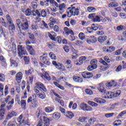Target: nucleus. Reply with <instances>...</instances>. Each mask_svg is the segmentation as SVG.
<instances>
[{
	"label": "nucleus",
	"mask_w": 126,
	"mask_h": 126,
	"mask_svg": "<svg viewBox=\"0 0 126 126\" xmlns=\"http://www.w3.org/2000/svg\"><path fill=\"white\" fill-rule=\"evenodd\" d=\"M16 22L20 30H27L28 29V21L25 16H22L20 19L16 20Z\"/></svg>",
	"instance_id": "obj_1"
},
{
	"label": "nucleus",
	"mask_w": 126,
	"mask_h": 126,
	"mask_svg": "<svg viewBox=\"0 0 126 126\" xmlns=\"http://www.w3.org/2000/svg\"><path fill=\"white\" fill-rule=\"evenodd\" d=\"M66 13L68 17H71V16L78 15L79 13V9L76 8L73 6V5H71V7L67 8Z\"/></svg>",
	"instance_id": "obj_2"
},
{
	"label": "nucleus",
	"mask_w": 126,
	"mask_h": 126,
	"mask_svg": "<svg viewBox=\"0 0 126 126\" xmlns=\"http://www.w3.org/2000/svg\"><path fill=\"white\" fill-rule=\"evenodd\" d=\"M4 101L5 103H8V105L6 106L8 110H11V109H12V107H13V104H14V99L11 98L10 96L8 95L6 98L1 99V102Z\"/></svg>",
	"instance_id": "obj_3"
},
{
	"label": "nucleus",
	"mask_w": 126,
	"mask_h": 126,
	"mask_svg": "<svg viewBox=\"0 0 126 126\" xmlns=\"http://www.w3.org/2000/svg\"><path fill=\"white\" fill-rule=\"evenodd\" d=\"M48 36L52 41H57L59 44H61L62 38L61 36L57 37V34H56L55 32H48ZM56 37H57L56 39Z\"/></svg>",
	"instance_id": "obj_4"
},
{
	"label": "nucleus",
	"mask_w": 126,
	"mask_h": 126,
	"mask_svg": "<svg viewBox=\"0 0 126 126\" xmlns=\"http://www.w3.org/2000/svg\"><path fill=\"white\" fill-rule=\"evenodd\" d=\"M28 103H31L30 106L31 107L32 109H35V108H37L38 107V101L36 98H32L31 96L28 98L27 100Z\"/></svg>",
	"instance_id": "obj_5"
},
{
	"label": "nucleus",
	"mask_w": 126,
	"mask_h": 126,
	"mask_svg": "<svg viewBox=\"0 0 126 126\" xmlns=\"http://www.w3.org/2000/svg\"><path fill=\"white\" fill-rule=\"evenodd\" d=\"M18 54L19 57L22 58L23 55H27V51L25 49V48L23 47L22 45L18 46Z\"/></svg>",
	"instance_id": "obj_6"
},
{
	"label": "nucleus",
	"mask_w": 126,
	"mask_h": 126,
	"mask_svg": "<svg viewBox=\"0 0 126 126\" xmlns=\"http://www.w3.org/2000/svg\"><path fill=\"white\" fill-rule=\"evenodd\" d=\"M6 18L7 19V21H8V23H9L10 25L9 27V30H15V26L14 24H13V22H12V19L9 15H6Z\"/></svg>",
	"instance_id": "obj_7"
},
{
	"label": "nucleus",
	"mask_w": 126,
	"mask_h": 126,
	"mask_svg": "<svg viewBox=\"0 0 126 126\" xmlns=\"http://www.w3.org/2000/svg\"><path fill=\"white\" fill-rule=\"evenodd\" d=\"M52 64L53 65H55L56 68L59 69V70H62V71H64V70H65L64 66L63 64H61V63H57V62L53 61H52Z\"/></svg>",
	"instance_id": "obj_8"
},
{
	"label": "nucleus",
	"mask_w": 126,
	"mask_h": 126,
	"mask_svg": "<svg viewBox=\"0 0 126 126\" xmlns=\"http://www.w3.org/2000/svg\"><path fill=\"white\" fill-rule=\"evenodd\" d=\"M52 93L54 94V95L55 96H56V98H55V101L56 102H57V103H59V104H60L61 105V106H62L63 107V106H64V103H63V101L60 99H61V96H60V95H59L58 94H57L56 92H55V91H53Z\"/></svg>",
	"instance_id": "obj_9"
},
{
	"label": "nucleus",
	"mask_w": 126,
	"mask_h": 126,
	"mask_svg": "<svg viewBox=\"0 0 126 126\" xmlns=\"http://www.w3.org/2000/svg\"><path fill=\"white\" fill-rule=\"evenodd\" d=\"M86 57L82 56L79 58V60L75 61L74 63L76 65H81L86 61Z\"/></svg>",
	"instance_id": "obj_10"
},
{
	"label": "nucleus",
	"mask_w": 126,
	"mask_h": 126,
	"mask_svg": "<svg viewBox=\"0 0 126 126\" xmlns=\"http://www.w3.org/2000/svg\"><path fill=\"white\" fill-rule=\"evenodd\" d=\"M36 88H38V89H40V90H43L44 92H47V89L46 88V87H45V85L43 84V83L37 82L36 83H35Z\"/></svg>",
	"instance_id": "obj_11"
},
{
	"label": "nucleus",
	"mask_w": 126,
	"mask_h": 126,
	"mask_svg": "<svg viewBox=\"0 0 126 126\" xmlns=\"http://www.w3.org/2000/svg\"><path fill=\"white\" fill-rule=\"evenodd\" d=\"M82 76L84 78H92V77H93V74L90 72H83L82 73Z\"/></svg>",
	"instance_id": "obj_12"
},
{
	"label": "nucleus",
	"mask_w": 126,
	"mask_h": 126,
	"mask_svg": "<svg viewBox=\"0 0 126 126\" xmlns=\"http://www.w3.org/2000/svg\"><path fill=\"white\" fill-rule=\"evenodd\" d=\"M97 90L100 93H105L106 92V89L104 87V83H101L99 84L97 87Z\"/></svg>",
	"instance_id": "obj_13"
},
{
	"label": "nucleus",
	"mask_w": 126,
	"mask_h": 126,
	"mask_svg": "<svg viewBox=\"0 0 126 126\" xmlns=\"http://www.w3.org/2000/svg\"><path fill=\"white\" fill-rule=\"evenodd\" d=\"M117 85V82H115V81L114 80H112L110 82H108L106 83V87L107 88H111V87H112V86H113V87H116Z\"/></svg>",
	"instance_id": "obj_14"
},
{
	"label": "nucleus",
	"mask_w": 126,
	"mask_h": 126,
	"mask_svg": "<svg viewBox=\"0 0 126 126\" xmlns=\"http://www.w3.org/2000/svg\"><path fill=\"white\" fill-rule=\"evenodd\" d=\"M44 75H42L41 76V77L44 79V80H45V81H50L51 80V77L49 75V73L47 72H43Z\"/></svg>",
	"instance_id": "obj_15"
},
{
	"label": "nucleus",
	"mask_w": 126,
	"mask_h": 126,
	"mask_svg": "<svg viewBox=\"0 0 126 126\" xmlns=\"http://www.w3.org/2000/svg\"><path fill=\"white\" fill-rule=\"evenodd\" d=\"M22 76H23V74L21 72H19L16 75V81L18 83H20L21 82V79H22Z\"/></svg>",
	"instance_id": "obj_16"
},
{
	"label": "nucleus",
	"mask_w": 126,
	"mask_h": 126,
	"mask_svg": "<svg viewBox=\"0 0 126 126\" xmlns=\"http://www.w3.org/2000/svg\"><path fill=\"white\" fill-rule=\"evenodd\" d=\"M94 101L98 103V104H104L106 103V100L100 97H95L94 98Z\"/></svg>",
	"instance_id": "obj_17"
},
{
	"label": "nucleus",
	"mask_w": 126,
	"mask_h": 126,
	"mask_svg": "<svg viewBox=\"0 0 126 126\" xmlns=\"http://www.w3.org/2000/svg\"><path fill=\"white\" fill-rule=\"evenodd\" d=\"M43 115V111L42 110L37 109L36 112V116L38 119H40L42 121V116Z\"/></svg>",
	"instance_id": "obj_18"
},
{
	"label": "nucleus",
	"mask_w": 126,
	"mask_h": 126,
	"mask_svg": "<svg viewBox=\"0 0 126 126\" xmlns=\"http://www.w3.org/2000/svg\"><path fill=\"white\" fill-rule=\"evenodd\" d=\"M44 126H50V119L46 116H43Z\"/></svg>",
	"instance_id": "obj_19"
},
{
	"label": "nucleus",
	"mask_w": 126,
	"mask_h": 126,
	"mask_svg": "<svg viewBox=\"0 0 126 126\" xmlns=\"http://www.w3.org/2000/svg\"><path fill=\"white\" fill-rule=\"evenodd\" d=\"M27 49L30 55H32V56L34 55V54H35V50H34V49H33L32 46L27 45Z\"/></svg>",
	"instance_id": "obj_20"
},
{
	"label": "nucleus",
	"mask_w": 126,
	"mask_h": 126,
	"mask_svg": "<svg viewBox=\"0 0 126 126\" xmlns=\"http://www.w3.org/2000/svg\"><path fill=\"white\" fill-rule=\"evenodd\" d=\"M114 93L107 92L105 94V98L107 99H112L114 98Z\"/></svg>",
	"instance_id": "obj_21"
},
{
	"label": "nucleus",
	"mask_w": 126,
	"mask_h": 126,
	"mask_svg": "<svg viewBox=\"0 0 126 126\" xmlns=\"http://www.w3.org/2000/svg\"><path fill=\"white\" fill-rule=\"evenodd\" d=\"M48 54L47 53L44 54L42 56H41L40 57V60L41 62H43L44 63H46V62L48 60V57H47V55Z\"/></svg>",
	"instance_id": "obj_22"
},
{
	"label": "nucleus",
	"mask_w": 126,
	"mask_h": 126,
	"mask_svg": "<svg viewBox=\"0 0 126 126\" xmlns=\"http://www.w3.org/2000/svg\"><path fill=\"white\" fill-rule=\"evenodd\" d=\"M64 31L66 35V36H68V35H69L70 34L71 35H73V31L70 29H68V28L65 27L64 28Z\"/></svg>",
	"instance_id": "obj_23"
},
{
	"label": "nucleus",
	"mask_w": 126,
	"mask_h": 126,
	"mask_svg": "<svg viewBox=\"0 0 126 126\" xmlns=\"http://www.w3.org/2000/svg\"><path fill=\"white\" fill-rule=\"evenodd\" d=\"M17 116V113L15 111H12L11 112H9L7 116V118L9 119H11L12 117H16Z\"/></svg>",
	"instance_id": "obj_24"
},
{
	"label": "nucleus",
	"mask_w": 126,
	"mask_h": 126,
	"mask_svg": "<svg viewBox=\"0 0 126 126\" xmlns=\"http://www.w3.org/2000/svg\"><path fill=\"white\" fill-rule=\"evenodd\" d=\"M101 20H102V17L101 16L94 15V18L93 19L94 22H101Z\"/></svg>",
	"instance_id": "obj_25"
},
{
	"label": "nucleus",
	"mask_w": 126,
	"mask_h": 126,
	"mask_svg": "<svg viewBox=\"0 0 126 126\" xmlns=\"http://www.w3.org/2000/svg\"><path fill=\"white\" fill-rule=\"evenodd\" d=\"M73 79L74 81H75V82H78L79 83H81L82 81H83L82 78H80V77H78L77 76H74L73 77Z\"/></svg>",
	"instance_id": "obj_26"
},
{
	"label": "nucleus",
	"mask_w": 126,
	"mask_h": 126,
	"mask_svg": "<svg viewBox=\"0 0 126 126\" xmlns=\"http://www.w3.org/2000/svg\"><path fill=\"white\" fill-rule=\"evenodd\" d=\"M64 115L67 118H68V119H72V118H73V117H74V115L73 114V113L72 112H69V111L66 112L65 113Z\"/></svg>",
	"instance_id": "obj_27"
},
{
	"label": "nucleus",
	"mask_w": 126,
	"mask_h": 126,
	"mask_svg": "<svg viewBox=\"0 0 126 126\" xmlns=\"http://www.w3.org/2000/svg\"><path fill=\"white\" fill-rule=\"evenodd\" d=\"M107 39V36H100L98 37V41L99 43H104Z\"/></svg>",
	"instance_id": "obj_28"
},
{
	"label": "nucleus",
	"mask_w": 126,
	"mask_h": 126,
	"mask_svg": "<svg viewBox=\"0 0 126 126\" xmlns=\"http://www.w3.org/2000/svg\"><path fill=\"white\" fill-rule=\"evenodd\" d=\"M53 84H54L56 87H58L59 88V89H61V90H64V87L59 84L58 82H53Z\"/></svg>",
	"instance_id": "obj_29"
},
{
	"label": "nucleus",
	"mask_w": 126,
	"mask_h": 126,
	"mask_svg": "<svg viewBox=\"0 0 126 126\" xmlns=\"http://www.w3.org/2000/svg\"><path fill=\"white\" fill-rule=\"evenodd\" d=\"M61 113L59 112H55L53 115V118L55 120H59V119L61 118Z\"/></svg>",
	"instance_id": "obj_30"
},
{
	"label": "nucleus",
	"mask_w": 126,
	"mask_h": 126,
	"mask_svg": "<svg viewBox=\"0 0 126 126\" xmlns=\"http://www.w3.org/2000/svg\"><path fill=\"white\" fill-rule=\"evenodd\" d=\"M54 109L53 108V107H46L44 109V111L45 112H46V113H51V112H53V111H54Z\"/></svg>",
	"instance_id": "obj_31"
},
{
	"label": "nucleus",
	"mask_w": 126,
	"mask_h": 126,
	"mask_svg": "<svg viewBox=\"0 0 126 126\" xmlns=\"http://www.w3.org/2000/svg\"><path fill=\"white\" fill-rule=\"evenodd\" d=\"M10 63L11 66H13V67H16L18 66V64H17V63H16L15 61L13 60L12 58L10 59Z\"/></svg>",
	"instance_id": "obj_32"
},
{
	"label": "nucleus",
	"mask_w": 126,
	"mask_h": 126,
	"mask_svg": "<svg viewBox=\"0 0 126 126\" xmlns=\"http://www.w3.org/2000/svg\"><path fill=\"white\" fill-rule=\"evenodd\" d=\"M97 63H98V61L96 59H94L91 61V64L94 66V68H97Z\"/></svg>",
	"instance_id": "obj_33"
},
{
	"label": "nucleus",
	"mask_w": 126,
	"mask_h": 126,
	"mask_svg": "<svg viewBox=\"0 0 126 126\" xmlns=\"http://www.w3.org/2000/svg\"><path fill=\"white\" fill-rule=\"evenodd\" d=\"M26 100L23 99L21 101V106L24 110H25L26 109Z\"/></svg>",
	"instance_id": "obj_34"
},
{
	"label": "nucleus",
	"mask_w": 126,
	"mask_h": 126,
	"mask_svg": "<svg viewBox=\"0 0 126 126\" xmlns=\"http://www.w3.org/2000/svg\"><path fill=\"white\" fill-rule=\"evenodd\" d=\"M32 15L33 16H37V17H41V13L39 12L38 10H33L32 12Z\"/></svg>",
	"instance_id": "obj_35"
},
{
	"label": "nucleus",
	"mask_w": 126,
	"mask_h": 126,
	"mask_svg": "<svg viewBox=\"0 0 126 126\" xmlns=\"http://www.w3.org/2000/svg\"><path fill=\"white\" fill-rule=\"evenodd\" d=\"M61 79H63V77H58V78H57L54 76H52V80H53L55 82H60V80H61Z\"/></svg>",
	"instance_id": "obj_36"
},
{
	"label": "nucleus",
	"mask_w": 126,
	"mask_h": 126,
	"mask_svg": "<svg viewBox=\"0 0 126 126\" xmlns=\"http://www.w3.org/2000/svg\"><path fill=\"white\" fill-rule=\"evenodd\" d=\"M87 106V105L86 104V103L82 102L80 104L79 108H80L81 110H83V111H85Z\"/></svg>",
	"instance_id": "obj_37"
},
{
	"label": "nucleus",
	"mask_w": 126,
	"mask_h": 126,
	"mask_svg": "<svg viewBox=\"0 0 126 126\" xmlns=\"http://www.w3.org/2000/svg\"><path fill=\"white\" fill-rule=\"evenodd\" d=\"M17 120H18V122L20 124H23V123H26L25 120H24V119H23V115H21Z\"/></svg>",
	"instance_id": "obj_38"
},
{
	"label": "nucleus",
	"mask_w": 126,
	"mask_h": 126,
	"mask_svg": "<svg viewBox=\"0 0 126 126\" xmlns=\"http://www.w3.org/2000/svg\"><path fill=\"white\" fill-rule=\"evenodd\" d=\"M1 104L0 106V111L1 112H5V109H4V108H5V103L4 101H1Z\"/></svg>",
	"instance_id": "obj_39"
},
{
	"label": "nucleus",
	"mask_w": 126,
	"mask_h": 126,
	"mask_svg": "<svg viewBox=\"0 0 126 126\" xmlns=\"http://www.w3.org/2000/svg\"><path fill=\"white\" fill-rule=\"evenodd\" d=\"M58 7L59 8V10L60 11V13H61V14H62V13L61 11H63V9L64 8V7H65V4L64 3L60 4L58 6Z\"/></svg>",
	"instance_id": "obj_40"
},
{
	"label": "nucleus",
	"mask_w": 126,
	"mask_h": 126,
	"mask_svg": "<svg viewBox=\"0 0 126 126\" xmlns=\"http://www.w3.org/2000/svg\"><path fill=\"white\" fill-rule=\"evenodd\" d=\"M40 24L41 25V28L42 29H45V28H48V24H46L44 21L40 22Z\"/></svg>",
	"instance_id": "obj_41"
},
{
	"label": "nucleus",
	"mask_w": 126,
	"mask_h": 126,
	"mask_svg": "<svg viewBox=\"0 0 126 126\" xmlns=\"http://www.w3.org/2000/svg\"><path fill=\"white\" fill-rule=\"evenodd\" d=\"M3 85L0 83V92L1 93V94H0V97H1V98L3 97Z\"/></svg>",
	"instance_id": "obj_42"
},
{
	"label": "nucleus",
	"mask_w": 126,
	"mask_h": 126,
	"mask_svg": "<svg viewBox=\"0 0 126 126\" xmlns=\"http://www.w3.org/2000/svg\"><path fill=\"white\" fill-rule=\"evenodd\" d=\"M118 5V4L117 2H111L108 4L109 7H117Z\"/></svg>",
	"instance_id": "obj_43"
},
{
	"label": "nucleus",
	"mask_w": 126,
	"mask_h": 126,
	"mask_svg": "<svg viewBox=\"0 0 126 126\" xmlns=\"http://www.w3.org/2000/svg\"><path fill=\"white\" fill-rule=\"evenodd\" d=\"M89 105H91L92 107H98V104L94 102L89 101L88 102Z\"/></svg>",
	"instance_id": "obj_44"
},
{
	"label": "nucleus",
	"mask_w": 126,
	"mask_h": 126,
	"mask_svg": "<svg viewBox=\"0 0 126 126\" xmlns=\"http://www.w3.org/2000/svg\"><path fill=\"white\" fill-rule=\"evenodd\" d=\"M87 9L89 12H95V11H96V8L92 6L88 7Z\"/></svg>",
	"instance_id": "obj_45"
},
{
	"label": "nucleus",
	"mask_w": 126,
	"mask_h": 126,
	"mask_svg": "<svg viewBox=\"0 0 126 126\" xmlns=\"http://www.w3.org/2000/svg\"><path fill=\"white\" fill-rule=\"evenodd\" d=\"M37 96L38 98H40V99H44L46 98V94L44 93H42V94H38Z\"/></svg>",
	"instance_id": "obj_46"
},
{
	"label": "nucleus",
	"mask_w": 126,
	"mask_h": 126,
	"mask_svg": "<svg viewBox=\"0 0 126 126\" xmlns=\"http://www.w3.org/2000/svg\"><path fill=\"white\" fill-rule=\"evenodd\" d=\"M78 36L79 39H80V40H82V41H83V40L85 39V34L83 32H80Z\"/></svg>",
	"instance_id": "obj_47"
},
{
	"label": "nucleus",
	"mask_w": 126,
	"mask_h": 126,
	"mask_svg": "<svg viewBox=\"0 0 126 126\" xmlns=\"http://www.w3.org/2000/svg\"><path fill=\"white\" fill-rule=\"evenodd\" d=\"M126 114V110L121 112L117 116L118 119H121L122 117H124Z\"/></svg>",
	"instance_id": "obj_48"
},
{
	"label": "nucleus",
	"mask_w": 126,
	"mask_h": 126,
	"mask_svg": "<svg viewBox=\"0 0 126 126\" xmlns=\"http://www.w3.org/2000/svg\"><path fill=\"white\" fill-rule=\"evenodd\" d=\"M29 37L30 41H35V36L32 33H29Z\"/></svg>",
	"instance_id": "obj_49"
},
{
	"label": "nucleus",
	"mask_w": 126,
	"mask_h": 126,
	"mask_svg": "<svg viewBox=\"0 0 126 126\" xmlns=\"http://www.w3.org/2000/svg\"><path fill=\"white\" fill-rule=\"evenodd\" d=\"M85 92L88 95H93V92L89 89H86L85 91Z\"/></svg>",
	"instance_id": "obj_50"
},
{
	"label": "nucleus",
	"mask_w": 126,
	"mask_h": 126,
	"mask_svg": "<svg viewBox=\"0 0 126 126\" xmlns=\"http://www.w3.org/2000/svg\"><path fill=\"white\" fill-rule=\"evenodd\" d=\"M49 57L51 58V60H57L56 55H55L53 52H50L49 53Z\"/></svg>",
	"instance_id": "obj_51"
},
{
	"label": "nucleus",
	"mask_w": 126,
	"mask_h": 126,
	"mask_svg": "<svg viewBox=\"0 0 126 126\" xmlns=\"http://www.w3.org/2000/svg\"><path fill=\"white\" fill-rule=\"evenodd\" d=\"M0 37L1 38H5V34H4V32H3V31L2 30V28L0 27Z\"/></svg>",
	"instance_id": "obj_52"
},
{
	"label": "nucleus",
	"mask_w": 126,
	"mask_h": 126,
	"mask_svg": "<svg viewBox=\"0 0 126 126\" xmlns=\"http://www.w3.org/2000/svg\"><path fill=\"white\" fill-rule=\"evenodd\" d=\"M121 125H122V121L120 120L115 121L113 124V125L116 126H121Z\"/></svg>",
	"instance_id": "obj_53"
},
{
	"label": "nucleus",
	"mask_w": 126,
	"mask_h": 126,
	"mask_svg": "<svg viewBox=\"0 0 126 126\" xmlns=\"http://www.w3.org/2000/svg\"><path fill=\"white\" fill-rule=\"evenodd\" d=\"M89 38L92 43H96V42H97V39L95 36L93 35V36H91Z\"/></svg>",
	"instance_id": "obj_54"
},
{
	"label": "nucleus",
	"mask_w": 126,
	"mask_h": 126,
	"mask_svg": "<svg viewBox=\"0 0 126 126\" xmlns=\"http://www.w3.org/2000/svg\"><path fill=\"white\" fill-rule=\"evenodd\" d=\"M121 92L120 90H118L115 93H114V96L113 98H115L116 97H119L120 95L121 94Z\"/></svg>",
	"instance_id": "obj_55"
},
{
	"label": "nucleus",
	"mask_w": 126,
	"mask_h": 126,
	"mask_svg": "<svg viewBox=\"0 0 126 126\" xmlns=\"http://www.w3.org/2000/svg\"><path fill=\"white\" fill-rule=\"evenodd\" d=\"M40 5L42 6H49V2L47 1H40Z\"/></svg>",
	"instance_id": "obj_56"
},
{
	"label": "nucleus",
	"mask_w": 126,
	"mask_h": 126,
	"mask_svg": "<svg viewBox=\"0 0 126 126\" xmlns=\"http://www.w3.org/2000/svg\"><path fill=\"white\" fill-rule=\"evenodd\" d=\"M86 120L87 118L84 117H81L79 118L78 121L81 123H84V122H86Z\"/></svg>",
	"instance_id": "obj_57"
},
{
	"label": "nucleus",
	"mask_w": 126,
	"mask_h": 126,
	"mask_svg": "<svg viewBox=\"0 0 126 126\" xmlns=\"http://www.w3.org/2000/svg\"><path fill=\"white\" fill-rule=\"evenodd\" d=\"M42 16V17H46L47 16V13L46 12V11L44 9H42L40 13V16Z\"/></svg>",
	"instance_id": "obj_58"
},
{
	"label": "nucleus",
	"mask_w": 126,
	"mask_h": 126,
	"mask_svg": "<svg viewBox=\"0 0 126 126\" xmlns=\"http://www.w3.org/2000/svg\"><path fill=\"white\" fill-rule=\"evenodd\" d=\"M71 63V61H70V60H67L66 61V64H67L68 66H67V68H71V67H72V64H70Z\"/></svg>",
	"instance_id": "obj_59"
},
{
	"label": "nucleus",
	"mask_w": 126,
	"mask_h": 126,
	"mask_svg": "<svg viewBox=\"0 0 126 126\" xmlns=\"http://www.w3.org/2000/svg\"><path fill=\"white\" fill-rule=\"evenodd\" d=\"M4 80H5V76H4V74H0V81L4 82Z\"/></svg>",
	"instance_id": "obj_60"
},
{
	"label": "nucleus",
	"mask_w": 126,
	"mask_h": 126,
	"mask_svg": "<svg viewBox=\"0 0 126 126\" xmlns=\"http://www.w3.org/2000/svg\"><path fill=\"white\" fill-rule=\"evenodd\" d=\"M95 122H96V118H92L89 120L90 125H93Z\"/></svg>",
	"instance_id": "obj_61"
},
{
	"label": "nucleus",
	"mask_w": 126,
	"mask_h": 126,
	"mask_svg": "<svg viewBox=\"0 0 126 126\" xmlns=\"http://www.w3.org/2000/svg\"><path fill=\"white\" fill-rule=\"evenodd\" d=\"M31 9H28L25 11V14L27 16H30L31 15Z\"/></svg>",
	"instance_id": "obj_62"
},
{
	"label": "nucleus",
	"mask_w": 126,
	"mask_h": 126,
	"mask_svg": "<svg viewBox=\"0 0 126 126\" xmlns=\"http://www.w3.org/2000/svg\"><path fill=\"white\" fill-rule=\"evenodd\" d=\"M49 21L50 23H53V24H56V23L57 22V20H56V19L53 17H51L49 19Z\"/></svg>",
	"instance_id": "obj_63"
},
{
	"label": "nucleus",
	"mask_w": 126,
	"mask_h": 126,
	"mask_svg": "<svg viewBox=\"0 0 126 126\" xmlns=\"http://www.w3.org/2000/svg\"><path fill=\"white\" fill-rule=\"evenodd\" d=\"M95 68H94V66H93V65H90L88 66V70L89 71H91L93 70V69H95Z\"/></svg>",
	"instance_id": "obj_64"
}]
</instances>
